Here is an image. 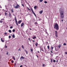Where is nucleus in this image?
<instances>
[{
	"instance_id": "f257e3e1",
	"label": "nucleus",
	"mask_w": 67,
	"mask_h": 67,
	"mask_svg": "<svg viewBox=\"0 0 67 67\" xmlns=\"http://www.w3.org/2000/svg\"><path fill=\"white\" fill-rule=\"evenodd\" d=\"M54 29H55V30H59V26L57 24H55L54 25Z\"/></svg>"
},
{
	"instance_id": "f03ea898",
	"label": "nucleus",
	"mask_w": 67,
	"mask_h": 67,
	"mask_svg": "<svg viewBox=\"0 0 67 67\" xmlns=\"http://www.w3.org/2000/svg\"><path fill=\"white\" fill-rule=\"evenodd\" d=\"M64 12L63 11H60V15L61 18L62 19H64Z\"/></svg>"
},
{
	"instance_id": "7ed1b4c3",
	"label": "nucleus",
	"mask_w": 67,
	"mask_h": 67,
	"mask_svg": "<svg viewBox=\"0 0 67 67\" xmlns=\"http://www.w3.org/2000/svg\"><path fill=\"white\" fill-rule=\"evenodd\" d=\"M15 20L16 25H17V26H18L19 25H18V21H17L16 18V17L15 16Z\"/></svg>"
},
{
	"instance_id": "20e7f679",
	"label": "nucleus",
	"mask_w": 67,
	"mask_h": 67,
	"mask_svg": "<svg viewBox=\"0 0 67 67\" xmlns=\"http://www.w3.org/2000/svg\"><path fill=\"white\" fill-rule=\"evenodd\" d=\"M31 10L32 11V12L33 14H34V15L36 17V14H35V13L34 12V11H33V9H32V8H31Z\"/></svg>"
},
{
	"instance_id": "39448f33",
	"label": "nucleus",
	"mask_w": 67,
	"mask_h": 67,
	"mask_svg": "<svg viewBox=\"0 0 67 67\" xmlns=\"http://www.w3.org/2000/svg\"><path fill=\"white\" fill-rule=\"evenodd\" d=\"M20 7V5H19L18 4H17L16 6L14 7V8L15 9H18V8L19 7Z\"/></svg>"
},
{
	"instance_id": "423d86ee",
	"label": "nucleus",
	"mask_w": 67,
	"mask_h": 67,
	"mask_svg": "<svg viewBox=\"0 0 67 67\" xmlns=\"http://www.w3.org/2000/svg\"><path fill=\"white\" fill-rule=\"evenodd\" d=\"M58 32H57V31H55V35L56 37H58Z\"/></svg>"
},
{
	"instance_id": "0eeeda50",
	"label": "nucleus",
	"mask_w": 67,
	"mask_h": 67,
	"mask_svg": "<svg viewBox=\"0 0 67 67\" xmlns=\"http://www.w3.org/2000/svg\"><path fill=\"white\" fill-rule=\"evenodd\" d=\"M55 51H58V47L57 46H56L55 47Z\"/></svg>"
},
{
	"instance_id": "6e6552de",
	"label": "nucleus",
	"mask_w": 67,
	"mask_h": 67,
	"mask_svg": "<svg viewBox=\"0 0 67 67\" xmlns=\"http://www.w3.org/2000/svg\"><path fill=\"white\" fill-rule=\"evenodd\" d=\"M22 20H19L18 21V24H20L21 23V22H22Z\"/></svg>"
},
{
	"instance_id": "1a4fd4ad",
	"label": "nucleus",
	"mask_w": 67,
	"mask_h": 67,
	"mask_svg": "<svg viewBox=\"0 0 67 67\" xmlns=\"http://www.w3.org/2000/svg\"><path fill=\"white\" fill-rule=\"evenodd\" d=\"M40 51H42L43 52H44V50H43V48L41 47H40Z\"/></svg>"
},
{
	"instance_id": "9d476101",
	"label": "nucleus",
	"mask_w": 67,
	"mask_h": 67,
	"mask_svg": "<svg viewBox=\"0 0 67 67\" xmlns=\"http://www.w3.org/2000/svg\"><path fill=\"white\" fill-rule=\"evenodd\" d=\"M1 42H4V41L3 40H2V38H1Z\"/></svg>"
},
{
	"instance_id": "9b49d317",
	"label": "nucleus",
	"mask_w": 67,
	"mask_h": 67,
	"mask_svg": "<svg viewBox=\"0 0 67 67\" xmlns=\"http://www.w3.org/2000/svg\"><path fill=\"white\" fill-rule=\"evenodd\" d=\"M38 45V43L37 42H36L35 43V45H36V47H37Z\"/></svg>"
},
{
	"instance_id": "f8f14e48",
	"label": "nucleus",
	"mask_w": 67,
	"mask_h": 67,
	"mask_svg": "<svg viewBox=\"0 0 67 67\" xmlns=\"http://www.w3.org/2000/svg\"><path fill=\"white\" fill-rule=\"evenodd\" d=\"M25 51V52H26V54H28V51H27L25 49L24 50Z\"/></svg>"
},
{
	"instance_id": "ddd939ff",
	"label": "nucleus",
	"mask_w": 67,
	"mask_h": 67,
	"mask_svg": "<svg viewBox=\"0 0 67 67\" xmlns=\"http://www.w3.org/2000/svg\"><path fill=\"white\" fill-rule=\"evenodd\" d=\"M23 25H24V23H23L21 25V26H23Z\"/></svg>"
},
{
	"instance_id": "4468645a",
	"label": "nucleus",
	"mask_w": 67,
	"mask_h": 67,
	"mask_svg": "<svg viewBox=\"0 0 67 67\" xmlns=\"http://www.w3.org/2000/svg\"><path fill=\"white\" fill-rule=\"evenodd\" d=\"M12 37H13V38H15V35L14 34H13L12 35Z\"/></svg>"
},
{
	"instance_id": "2eb2a0df",
	"label": "nucleus",
	"mask_w": 67,
	"mask_h": 67,
	"mask_svg": "<svg viewBox=\"0 0 67 67\" xmlns=\"http://www.w3.org/2000/svg\"><path fill=\"white\" fill-rule=\"evenodd\" d=\"M36 38V37L35 36H34L32 37L33 39H35V38Z\"/></svg>"
},
{
	"instance_id": "dca6fc26",
	"label": "nucleus",
	"mask_w": 67,
	"mask_h": 67,
	"mask_svg": "<svg viewBox=\"0 0 67 67\" xmlns=\"http://www.w3.org/2000/svg\"><path fill=\"white\" fill-rule=\"evenodd\" d=\"M43 13V10H41L40 12V14H42Z\"/></svg>"
},
{
	"instance_id": "f3484780",
	"label": "nucleus",
	"mask_w": 67,
	"mask_h": 67,
	"mask_svg": "<svg viewBox=\"0 0 67 67\" xmlns=\"http://www.w3.org/2000/svg\"><path fill=\"white\" fill-rule=\"evenodd\" d=\"M9 17H10H10H11V13H10V12H9Z\"/></svg>"
},
{
	"instance_id": "a211bd4d",
	"label": "nucleus",
	"mask_w": 67,
	"mask_h": 67,
	"mask_svg": "<svg viewBox=\"0 0 67 67\" xmlns=\"http://www.w3.org/2000/svg\"><path fill=\"white\" fill-rule=\"evenodd\" d=\"M20 59H24V58L23 56H21L20 58Z\"/></svg>"
},
{
	"instance_id": "6ab92c4d",
	"label": "nucleus",
	"mask_w": 67,
	"mask_h": 67,
	"mask_svg": "<svg viewBox=\"0 0 67 67\" xmlns=\"http://www.w3.org/2000/svg\"><path fill=\"white\" fill-rule=\"evenodd\" d=\"M8 32L9 33H11L12 32V31L11 30H8Z\"/></svg>"
},
{
	"instance_id": "aec40b11",
	"label": "nucleus",
	"mask_w": 67,
	"mask_h": 67,
	"mask_svg": "<svg viewBox=\"0 0 67 67\" xmlns=\"http://www.w3.org/2000/svg\"><path fill=\"white\" fill-rule=\"evenodd\" d=\"M12 13H13L14 12V10L13 9H12L11 10Z\"/></svg>"
},
{
	"instance_id": "412c9836",
	"label": "nucleus",
	"mask_w": 67,
	"mask_h": 67,
	"mask_svg": "<svg viewBox=\"0 0 67 67\" xmlns=\"http://www.w3.org/2000/svg\"><path fill=\"white\" fill-rule=\"evenodd\" d=\"M21 47L23 48V49H24V47L23 45H22L21 46Z\"/></svg>"
},
{
	"instance_id": "4be33fe9",
	"label": "nucleus",
	"mask_w": 67,
	"mask_h": 67,
	"mask_svg": "<svg viewBox=\"0 0 67 67\" xmlns=\"http://www.w3.org/2000/svg\"><path fill=\"white\" fill-rule=\"evenodd\" d=\"M37 6H35L34 7V8L35 9H37Z\"/></svg>"
},
{
	"instance_id": "5701e85b",
	"label": "nucleus",
	"mask_w": 67,
	"mask_h": 67,
	"mask_svg": "<svg viewBox=\"0 0 67 67\" xmlns=\"http://www.w3.org/2000/svg\"><path fill=\"white\" fill-rule=\"evenodd\" d=\"M34 24H36V25H37L38 24V23H37V22H35L34 23Z\"/></svg>"
},
{
	"instance_id": "b1692460",
	"label": "nucleus",
	"mask_w": 67,
	"mask_h": 67,
	"mask_svg": "<svg viewBox=\"0 0 67 67\" xmlns=\"http://www.w3.org/2000/svg\"><path fill=\"white\" fill-rule=\"evenodd\" d=\"M15 29H13V30H12V32H15Z\"/></svg>"
},
{
	"instance_id": "393cba45",
	"label": "nucleus",
	"mask_w": 67,
	"mask_h": 67,
	"mask_svg": "<svg viewBox=\"0 0 67 67\" xmlns=\"http://www.w3.org/2000/svg\"><path fill=\"white\" fill-rule=\"evenodd\" d=\"M5 48H6V49H7V48L8 47V46H6V45H5Z\"/></svg>"
},
{
	"instance_id": "a878e982",
	"label": "nucleus",
	"mask_w": 67,
	"mask_h": 67,
	"mask_svg": "<svg viewBox=\"0 0 67 67\" xmlns=\"http://www.w3.org/2000/svg\"><path fill=\"white\" fill-rule=\"evenodd\" d=\"M43 0H40L39 1L40 2H42Z\"/></svg>"
},
{
	"instance_id": "bb28decb",
	"label": "nucleus",
	"mask_w": 67,
	"mask_h": 67,
	"mask_svg": "<svg viewBox=\"0 0 67 67\" xmlns=\"http://www.w3.org/2000/svg\"><path fill=\"white\" fill-rule=\"evenodd\" d=\"M27 9L28 10H29V11H31V9L29 8V7H27Z\"/></svg>"
},
{
	"instance_id": "cd10ccee",
	"label": "nucleus",
	"mask_w": 67,
	"mask_h": 67,
	"mask_svg": "<svg viewBox=\"0 0 67 67\" xmlns=\"http://www.w3.org/2000/svg\"><path fill=\"white\" fill-rule=\"evenodd\" d=\"M12 57L14 60H15V57H14L13 56Z\"/></svg>"
},
{
	"instance_id": "c85d7f7f",
	"label": "nucleus",
	"mask_w": 67,
	"mask_h": 67,
	"mask_svg": "<svg viewBox=\"0 0 67 67\" xmlns=\"http://www.w3.org/2000/svg\"><path fill=\"white\" fill-rule=\"evenodd\" d=\"M4 13L5 15H7V14H8L7 13Z\"/></svg>"
},
{
	"instance_id": "c756f323",
	"label": "nucleus",
	"mask_w": 67,
	"mask_h": 67,
	"mask_svg": "<svg viewBox=\"0 0 67 67\" xmlns=\"http://www.w3.org/2000/svg\"><path fill=\"white\" fill-rule=\"evenodd\" d=\"M47 48L48 49H49V46H47Z\"/></svg>"
},
{
	"instance_id": "7c9ffc66",
	"label": "nucleus",
	"mask_w": 67,
	"mask_h": 67,
	"mask_svg": "<svg viewBox=\"0 0 67 67\" xmlns=\"http://www.w3.org/2000/svg\"><path fill=\"white\" fill-rule=\"evenodd\" d=\"M53 62V59H51V63H52Z\"/></svg>"
},
{
	"instance_id": "2f4dec72",
	"label": "nucleus",
	"mask_w": 67,
	"mask_h": 67,
	"mask_svg": "<svg viewBox=\"0 0 67 67\" xmlns=\"http://www.w3.org/2000/svg\"><path fill=\"white\" fill-rule=\"evenodd\" d=\"M58 47H59V48L61 47V46L60 45L58 46Z\"/></svg>"
},
{
	"instance_id": "473e14b6",
	"label": "nucleus",
	"mask_w": 67,
	"mask_h": 67,
	"mask_svg": "<svg viewBox=\"0 0 67 67\" xmlns=\"http://www.w3.org/2000/svg\"><path fill=\"white\" fill-rule=\"evenodd\" d=\"M53 62H54V63H55V62H56V60H53Z\"/></svg>"
},
{
	"instance_id": "72a5a7b5",
	"label": "nucleus",
	"mask_w": 67,
	"mask_h": 67,
	"mask_svg": "<svg viewBox=\"0 0 67 67\" xmlns=\"http://www.w3.org/2000/svg\"><path fill=\"white\" fill-rule=\"evenodd\" d=\"M44 3H47V2L46 1H45L44 2Z\"/></svg>"
},
{
	"instance_id": "f704fd0d",
	"label": "nucleus",
	"mask_w": 67,
	"mask_h": 67,
	"mask_svg": "<svg viewBox=\"0 0 67 67\" xmlns=\"http://www.w3.org/2000/svg\"><path fill=\"white\" fill-rule=\"evenodd\" d=\"M53 48H54V47H51V49H53Z\"/></svg>"
},
{
	"instance_id": "c9c22d12",
	"label": "nucleus",
	"mask_w": 67,
	"mask_h": 67,
	"mask_svg": "<svg viewBox=\"0 0 67 67\" xmlns=\"http://www.w3.org/2000/svg\"><path fill=\"white\" fill-rule=\"evenodd\" d=\"M3 22V21H2L0 20V23H2Z\"/></svg>"
},
{
	"instance_id": "e433bc0d",
	"label": "nucleus",
	"mask_w": 67,
	"mask_h": 67,
	"mask_svg": "<svg viewBox=\"0 0 67 67\" xmlns=\"http://www.w3.org/2000/svg\"><path fill=\"white\" fill-rule=\"evenodd\" d=\"M11 62L12 63H14V61H13V60H12L11 61Z\"/></svg>"
},
{
	"instance_id": "4c0bfd02",
	"label": "nucleus",
	"mask_w": 67,
	"mask_h": 67,
	"mask_svg": "<svg viewBox=\"0 0 67 67\" xmlns=\"http://www.w3.org/2000/svg\"><path fill=\"white\" fill-rule=\"evenodd\" d=\"M12 28H13V26H11L10 27V29H12Z\"/></svg>"
},
{
	"instance_id": "58836bf2",
	"label": "nucleus",
	"mask_w": 67,
	"mask_h": 67,
	"mask_svg": "<svg viewBox=\"0 0 67 67\" xmlns=\"http://www.w3.org/2000/svg\"><path fill=\"white\" fill-rule=\"evenodd\" d=\"M63 45H64L65 46L66 45V43H64L63 44Z\"/></svg>"
},
{
	"instance_id": "ea45409f",
	"label": "nucleus",
	"mask_w": 67,
	"mask_h": 67,
	"mask_svg": "<svg viewBox=\"0 0 67 67\" xmlns=\"http://www.w3.org/2000/svg\"><path fill=\"white\" fill-rule=\"evenodd\" d=\"M9 38H11V36L10 35H9Z\"/></svg>"
},
{
	"instance_id": "a19ab883",
	"label": "nucleus",
	"mask_w": 67,
	"mask_h": 67,
	"mask_svg": "<svg viewBox=\"0 0 67 67\" xmlns=\"http://www.w3.org/2000/svg\"><path fill=\"white\" fill-rule=\"evenodd\" d=\"M64 53L65 54H66V55H67V52H64Z\"/></svg>"
},
{
	"instance_id": "79ce46f5",
	"label": "nucleus",
	"mask_w": 67,
	"mask_h": 67,
	"mask_svg": "<svg viewBox=\"0 0 67 67\" xmlns=\"http://www.w3.org/2000/svg\"><path fill=\"white\" fill-rule=\"evenodd\" d=\"M4 34L5 35H7V32H5Z\"/></svg>"
},
{
	"instance_id": "37998d69",
	"label": "nucleus",
	"mask_w": 67,
	"mask_h": 67,
	"mask_svg": "<svg viewBox=\"0 0 67 67\" xmlns=\"http://www.w3.org/2000/svg\"><path fill=\"white\" fill-rule=\"evenodd\" d=\"M30 50L31 52H33V50L32 49H30Z\"/></svg>"
},
{
	"instance_id": "c03bdc74",
	"label": "nucleus",
	"mask_w": 67,
	"mask_h": 67,
	"mask_svg": "<svg viewBox=\"0 0 67 67\" xmlns=\"http://www.w3.org/2000/svg\"><path fill=\"white\" fill-rule=\"evenodd\" d=\"M21 5H22V6H23L24 7V5H23V4H22Z\"/></svg>"
},
{
	"instance_id": "a18cd8bd",
	"label": "nucleus",
	"mask_w": 67,
	"mask_h": 67,
	"mask_svg": "<svg viewBox=\"0 0 67 67\" xmlns=\"http://www.w3.org/2000/svg\"><path fill=\"white\" fill-rule=\"evenodd\" d=\"M9 54V52H7V53H6V55H8Z\"/></svg>"
},
{
	"instance_id": "49530a36",
	"label": "nucleus",
	"mask_w": 67,
	"mask_h": 67,
	"mask_svg": "<svg viewBox=\"0 0 67 67\" xmlns=\"http://www.w3.org/2000/svg\"><path fill=\"white\" fill-rule=\"evenodd\" d=\"M39 21H41V20H42V19H41V18H39Z\"/></svg>"
},
{
	"instance_id": "de8ad7c7",
	"label": "nucleus",
	"mask_w": 67,
	"mask_h": 67,
	"mask_svg": "<svg viewBox=\"0 0 67 67\" xmlns=\"http://www.w3.org/2000/svg\"><path fill=\"white\" fill-rule=\"evenodd\" d=\"M28 40H29V41H31V38H29L28 39Z\"/></svg>"
},
{
	"instance_id": "09e8293b",
	"label": "nucleus",
	"mask_w": 67,
	"mask_h": 67,
	"mask_svg": "<svg viewBox=\"0 0 67 67\" xmlns=\"http://www.w3.org/2000/svg\"><path fill=\"white\" fill-rule=\"evenodd\" d=\"M36 56H37V57L38 58V56H37V55H36Z\"/></svg>"
},
{
	"instance_id": "8fccbe9b",
	"label": "nucleus",
	"mask_w": 67,
	"mask_h": 67,
	"mask_svg": "<svg viewBox=\"0 0 67 67\" xmlns=\"http://www.w3.org/2000/svg\"><path fill=\"white\" fill-rule=\"evenodd\" d=\"M42 66H43V67H44V66H45V65H44V64H43L42 65Z\"/></svg>"
},
{
	"instance_id": "3c124183",
	"label": "nucleus",
	"mask_w": 67,
	"mask_h": 67,
	"mask_svg": "<svg viewBox=\"0 0 67 67\" xmlns=\"http://www.w3.org/2000/svg\"><path fill=\"white\" fill-rule=\"evenodd\" d=\"M7 5H5V8H6V9H7Z\"/></svg>"
},
{
	"instance_id": "603ef678",
	"label": "nucleus",
	"mask_w": 67,
	"mask_h": 67,
	"mask_svg": "<svg viewBox=\"0 0 67 67\" xmlns=\"http://www.w3.org/2000/svg\"><path fill=\"white\" fill-rule=\"evenodd\" d=\"M18 51H21V49H20V48H19L18 50Z\"/></svg>"
},
{
	"instance_id": "864d4df0",
	"label": "nucleus",
	"mask_w": 67,
	"mask_h": 67,
	"mask_svg": "<svg viewBox=\"0 0 67 67\" xmlns=\"http://www.w3.org/2000/svg\"><path fill=\"white\" fill-rule=\"evenodd\" d=\"M4 20V19H1V20Z\"/></svg>"
},
{
	"instance_id": "5fc2aeb1",
	"label": "nucleus",
	"mask_w": 67,
	"mask_h": 67,
	"mask_svg": "<svg viewBox=\"0 0 67 67\" xmlns=\"http://www.w3.org/2000/svg\"><path fill=\"white\" fill-rule=\"evenodd\" d=\"M1 52H2V51H3V49H1Z\"/></svg>"
},
{
	"instance_id": "6e6d98bb",
	"label": "nucleus",
	"mask_w": 67,
	"mask_h": 67,
	"mask_svg": "<svg viewBox=\"0 0 67 67\" xmlns=\"http://www.w3.org/2000/svg\"><path fill=\"white\" fill-rule=\"evenodd\" d=\"M51 53H53V52H52V50H51Z\"/></svg>"
},
{
	"instance_id": "4d7b16f0",
	"label": "nucleus",
	"mask_w": 67,
	"mask_h": 67,
	"mask_svg": "<svg viewBox=\"0 0 67 67\" xmlns=\"http://www.w3.org/2000/svg\"><path fill=\"white\" fill-rule=\"evenodd\" d=\"M44 49L45 50V53H46V49H45V48H44Z\"/></svg>"
},
{
	"instance_id": "13d9d810",
	"label": "nucleus",
	"mask_w": 67,
	"mask_h": 67,
	"mask_svg": "<svg viewBox=\"0 0 67 67\" xmlns=\"http://www.w3.org/2000/svg\"><path fill=\"white\" fill-rule=\"evenodd\" d=\"M37 53H40V52H39V51H37Z\"/></svg>"
},
{
	"instance_id": "bf43d9fd",
	"label": "nucleus",
	"mask_w": 67,
	"mask_h": 67,
	"mask_svg": "<svg viewBox=\"0 0 67 67\" xmlns=\"http://www.w3.org/2000/svg\"><path fill=\"white\" fill-rule=\"evenodd\" d=\"M20 67H22V65H21L20 66Z\"/></svg>"
},
{
	"instance_id": "052dcab7",
	"label": "nucleus",
	"mask_w": 67,
	"mask_h": 67,
	"mask_svg": "<svg viewBox=\"0 0 67 67\" xmlns=\"http://www.w3.org/2000/svg\"><path fill=\"white\" fill-rule=\"evenodd\" d=\"M29 30H31L32 29L31 28H29Z\"/></svg>"
},
{
	"instance_id": "680f3d73",
	"label": "nucleus",
	"mask_w": 67,
	"mask_h": 67,
	"mask_svg": "<svg viewBox=\"0 0 67 67\" xmlns=\"http://www.w3.org/2000/svg\"><path fill=\"white\" fill-rule=\"evenodd\" d=\"M0 7H0V8H2V7H1V5H0Z\"/></svg>"
},
{
	"instance_id": "e2e57ef3",
	"label": "nucleus",
	"mask_w": 67,
	"mask_h": 67,
	"mask_svg": "<svg viewBox=\"0 0 67 67\" xmlns=\"http://www.w3.org/2000/svg\"><path fill=\"white\" fill-rule=\"evenodd\" d=\"M16 65V63H15V65Z\"/></svg>"
},
{
	"instance_id": "0e129e2a",
	"label": "nucleus",
	"mask_w": 67,
	"mask_h": 67,
	"mask_svg": "<svg viewBox=\"0 0 67 67\" xmlns=\"http://www.w3.org/2000/svg\"><path fill=\"white\" fill-rule=\"evenodd\" d=\"M61 21L62 22H63V19L61 20Z\"/></svg>"
},
{
	"instance_id": "69168bd1",
	"label": "nucleus",
	"mask_w": 67,
	"mask_h": 67,
	"mask_svg": "<svg viewBox=\"0 0 67 67\" xmlns=\"http://www.w3.org/2000/svg\"><path fill=\"white\" fill-rule=\"evenodd\" d=\"M32 41L34 42H35V41L34 40H33Z\"/></svg>"
},
{
	"instance_id": "338daca9",
	"label": "nucleus",
	"mask_w": 67,
	"mask_h": 67,
	"mask_svg": "<svg viewBox=\"0 0 67 67\" xmlns=\"http://www.w3.org/2000/svg\"><path fill=\"white\" fill-rule=\"evenodd\" d=\"M56 62H58V60H57L56 61Z\"/></svg>"
},
{
	"instance_id": "774afa93",
	"label": "nucleus",
	"mask_w": 67,
	"mask_h": 67,
	"mask_svg": "<svg viewBox=\"0 0 67 67\" xmlns=\"http://www.w3.org/2000/svg\"><path fill=\"white\" fill-rule=\"evenodd\" d=\"M5 12H8V11L6 10V11Z\"/></svg>"
}]
</instances>
